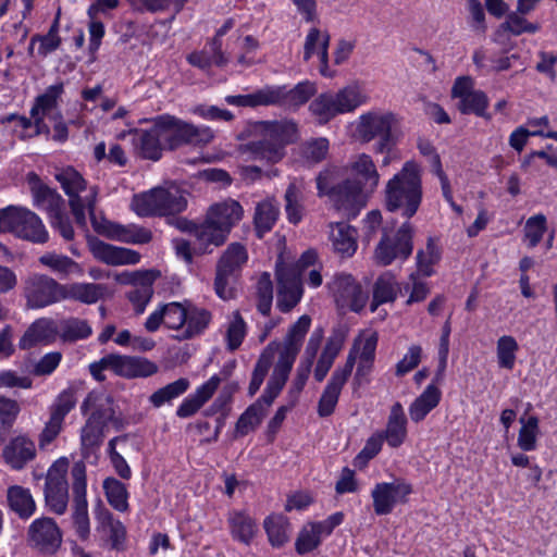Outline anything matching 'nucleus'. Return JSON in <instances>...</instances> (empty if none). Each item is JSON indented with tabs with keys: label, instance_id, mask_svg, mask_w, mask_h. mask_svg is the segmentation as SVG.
<instances>
[{
	"label": "nucleus",
	"instance_id": "obj_5",
	"mask_svg": "<svg viewBox=\"0 0 557 557\" xmlns=\"http://www.w3.org/2000/svg\"><path fill=\"white\" fill-rule=\"evenodd\" d=\"M261 139L247 145L255 159L277 163L285 156V146L298 140L300 134L294 120L262 121L257 125Z\"/></svg>",
	"mask_w": 557,
	"mask_h": 557
},
{
	"label": "nucleus",
	"instance_id": "obj_42",
	"mask_svg": "<svg viewBox=\"0 0 557 557\" xmlns=\"http://www.w3.org/2000/svg\"><path fill=\"white\" fill-rule=\"evenodd\" d=\"M356 230L338 222L331 224L330 239L334 250L343 257H350L357 250Z\"/></svg>",
	"mask_w": 557,
	"mask_h": 557
},
{
	"label": "nucleus",
	"instance_id": "obj_40",
	"mask_svg": "<svg viewBox=\"0 0 557 557\" xmlns=\"http://www.w3.org/2000/svg\"><path fill=\"white\" fill-rule=\"evenodd\" d=\"M30 184L34 206L37 209L47 211L50 216L63 208V198L55 190L42 184L36 175Z\"/></svg>",
	"mask_w": 557,
	"mask_h": 557
},
{
	"label": "nucleus",
	"instance_id": "obj_18",
	"mask_svg": "<svg viewBox=\"0 0 557 557\" xmlns=\"http://www.w3.org/2000/svg\"><path fill=\"white\" fill-rule=\"evenodd\" d=\"M63 84L57 83L49 86L42 95L36 98L35 104L30 110V116L37 128V133L48 134L50 126L46 120L58 119L61 114L59 109V99L63 94Z\"/></svg>",
	"mask_w": 557,
	"mask_h": 557
},
{
	"label": "nucleus",
	"instance_id": "obj_1",
	"mask_svg": "<svg viewBox=\"0 0 557 557\" xmlns=\"http://www.w3.org/2000/svg\"><path fill=\"white\" fill-rule=\"evenodd\" d=\"M211 313L189 302L172 301L159 305L146 319L145 329L156 332L163 324L177 332L178 339H190L200 335L209 326Z\"/></svg>",
	"mask_w": 557,
	"mask_h": 557
},
{
	"label": "nucleus",
	"instance_id": "obj_14",
	"mask_svg": "<svg viewBox=\"0 0 557 557\" xmlns=\"http://www.w3.org/2000/svg\"><path fill=\"white\" fill-rule=\"evenodd\" d=\"M63 284L44 274H33L24 283V297L29 309H41L63 300Z\"/></svg>",
	"mask_w": 557,
	"mask_h": 557
},
{
	"label": "nucleus",
	"instance_id": "obj_58",
	"mask_svg": "<svg viewBox=\"0 0 557 557\" xmlns=\"http://www.w3.org/2000/svg\"><path fill=\"white\" fill-rule=\"evenodd\" d=\"M521 428L518 434V446L524 451H532L536 448L540 434L539 419L535 416L519 419Z\"/></svg>",
	"mask_w": 557,
	"mask_h": 557
},
{
	"label": "nucleus",
	"instance_id": "obj_36",
	"mask_svg": "<svg viewBox=\"0 0 557 557\" xmlns=\"http://www.w3.org/2000/svg\"><path fill=\"white\" fill-rule=\"evenodd\" d=\"M227 236L228 234L214 223L210 222V218L208 216H206V220L195 228L196 245L200 253L212 252L215 247L225 243Z\"/></svg>",
	"mask_w": 557,
	"mask_h": 557
},
{
	"label": "nucleus",
	"instance_id": "obj_28",
	"mask_svg": "<svg viewBox=\"0 0 557 557\" xmlns=\"http://www.w3.org/2000/svg\"><path fill=\"white\" fill-rule=\"evenodd\" d=\"M349 376L350 375L342 369H335L320 396L317 409L319 417L325 418L334 412L342 389L347 383Z\"/></svg>",
	"mask_w": 557,
	"mask_h": 557
},
{
	"label": "nucleus",
	"instance_id": "obj_6",
	"mask_svg": "<svg viewBox=\"0 0 557 557\" xmlns=\"http://www.w3.org/2000/svg\"><path fill=\"white\" fill-rule=\"evenodd\" d=\"M131 208L140 218L175 214L187 208V194L171 183L135 195Z\"/></svg>",
	"mask_w": 557,
	"mask_h": 557
},
{
	"label": "nucleus",
	"instance_id": "obj_49",
	"mask_svg": "<svg viewBox=\"0 0 557 557\" xmlns=\"http://www.w3.org/2000/svg\"><path fill=\"white\" fill-rule=\"evenodd\" d=\"M58 336L63 342H77L88 338L92 334V329L86 320L79 318H69L58 323Z\"/></svg>",
	"mask_w": 557,
	"mask_h": 557
},
{
	"label": "nucleus",
	"instance_id": "obj_26",
	"mask_svg": "<svg viewBox=\"0 0 557 557\" xmlns=\"http://www.w3.org/2000/svg\"><path fill=\"white\" fill-rule=\"evenodd\" d=\"M377 339L379 337L375 331H361L354 339L345 364L338 368L351 375L357 359L374 360Z\"/></svg>",
	"mask_w": 557,
	"mask_h": 557
},
{
	"label": "nucleus",
	"instance_id": "obj_43",
	"mask_svg": "<svg viewBox=\"0 0 557 557\" xmlns=\"http://www.w3.org/2000/svg\"><path fill=\"white\" fill-rule=\"evenodd\" d=\"M248 260L246 248L239 243H232L221 256L216 273L235 276Z\"/></svg>",
	"mask_w": 557,
	"mask_h": 557
},
{
	"label": "nucleus",
	"instance_id": "obj_17",
	"mask_svg": "<svg viewBox=\"0 0 557 557\" xmlns=\"http://www.w3.org/2000/svg\"><path fill=\"white\" fill-rule=\"evenodd\" d=\"M411 493V484L403 479L377 483L371 492L374 511L377 515L389 513L397 504L406 503Z\"/></svg>",
	"mask_w": 557,
	"mask_h": 557
},
{
	"label": "nucleus",
	"instance_id": "obj_56",
	"mask_svg": "<svg viewBox=\"0 0 557 557\" xmlns=\"http://www.w3.org/2000/svg\"><path fill=\"white\" fill-rule=\"evenodd\" d=\"M69 460L59 458L48 469L45 484V492H69L66 473Z\"/></svg>",
	"mask_w": 557,
	"mask_h": 557
},
{
	"label": "nucleus",
	"instance_id": "obj_2",
	"mask_svg": "<svg viewBox=\"0 0 557 557\" xmlns=\"http://www.w3.org/2000/svg\"><path fill=\"white\" fill-rule=\"evenodd\" d=\"M422 202L421 169L414 161H407L385 187V206L391 212L412 218Z\"/></svg>",
	"mask_w": 557,
	"mask_h": 557
},
{
	"label": "nucleus",
	"instance_id": "obj_61",
	"mask_svg": "<svg viewBox=\"0 0 557 557\" xmlns=\"http://www.w3.org/2000/svg\"><path fill=\"white\" fill-rule=\"evenodd\" d=\"M278 211L270 201L264 200L258 203L255 213V224L258 236L261 238L274 225Z\"/></svg>",
	"mask_w": 557,
	"mask_h": 557
},
{
	"label": "nucleus",
	"instance_id": "obj_32",
	"mask_svg": "<svg viewBox=\"0 0 557 557\" xmlns=\"http://www.w3.org/2000/svg\"><path fill=\"white\" fill-rule=\"evenodd\" d=\"M82 412L88 418L108 425L113 420L114 409L112 398L104 392H90L82 405Z\"/></svg>",
	"mask_w": 557,
	"mask_h": 557
},
{
	"label": "nucleus",
	"instance_id": "obj_41",
	"mask_svg": "<svg viewBox=\"0 0 557 557\" xmlns=\"http://www.w3.org/2000/svg\"><path fill=\"white\" fill-rule=\"evenodd\" d=\"M335 524H305L300 530L295 548L300 555L315 549L322 542L323 536H327L332 533Z\"/></svg>",
	"mask_w": 557,
	"mask_h": 557
},
{
	"label": "nucleus",
	"instance_id": "obj_38",
	"mask_svg": "<svg viewBox=\"0 0 557 557\" xmlns=\"http://www.w3.org/2000/svg\"><path fill=\"white\" fill-rule=\"evenodd\" d=\"M348 170L358 176L361 185L373 191L380 182V174L372 158L367 153H359L354 156L349 163Z\"/></svg>",
	"mask_w": 557,
	"mask_h": 557
},
{
	"label": "nucleus",
	"instance_id": "obj_51",
	"mask_svg": "<svg viewBox=\"0 0 557 557\" xmlns=\"http://www.w3.org/2000/svg\"><path fill=\"white\" fill-rule=\"evenodd\" d=\"M189 387V380L186 377H181L152 393L149 396V403L154 408H160L166 404H171L174 399L185 394Z\"/></svg>",
	"mask_w": 557,
	"mask_h": 557
},
{
	"label": "nucleus",
	"instance_id": "obj_21",
	"mask_svg": "<svg viewBox=\"0 0 557 557\" xmlns=\"http://www.w3.org/2000/svg\"><path fill=\"white\" fill-rule=\"evenodd\" d=\"M268 91L273 96L270 102L272 104H281L289 108H298L306 103L315 92V85L309 81L300 82L293 88L287 86H267Z\"/></svg>",
	"mask_w": 557,
	"mask_h": 557
},
{
	"label": "nucleus",
	"instance_id": "obj_24",
	"mask_svg": "<svg viewBox=\"0 0 557 557\" xmlns=\"http://www.w3.org/2000/svg\"><path fill=\"white\" fill-rule=\"evenodd\" d=\"M58 323L50 318L35 320L18 342L21 349H30L37 345H48L58 337Z\"/></svg>",
	"mask_w": 557,
	"mask_h": 557
},
{
	"label": "nucleus",
	"instance_id": "obj_57",
	"mask_svg": "<svg viewBox=\"0 0 557 557\" xmlns=\"http://www.w3.org/2000/svg\"><path fill=\"white\" fill-rule=\"evenodd\" d=\"M225 341L227 349L236 350L243 343L247 334V325L238 311H234L225 325Z\"/></svg>",
	"mask_w": 557,
	"mask_h": 557
},
{
	"label": "nucleus",
	"instance_id": "obj_23",
	"mask_svg": "<svg viewBox=\"0 0 557 557\" xmlns=\"http://www.w3.org/2000/svg\"><path fill=\"white\" fill-rule=\"evenodd\" d=\"M109 362L111 371L124 377H147L158 371L153 362L139 357L110 354Z\"/></svg>",
	"mask_w": 557,
	"mask_h": 557
},
{
	"label": "nucleus",
	"instance_id": "obj_63",
	"mask_svg": "<svg viewBox=\"0 0 557 557\" xmlns=\"http://www.w3.org/2000/svg\"><path fill=\"white\" fill-rule=\"evenodd\" d=\"M106 428V424L96 421L95 418H87V421L81 432V442L83 447L92 448L98 446L102 441Z\"/></svg>",
	"mask_w": 557,
	"mask_h": 557
},
{
	"label": "nucleus",
	"instance_id": "obj_33",
	"mask_svg": "<svg viewBox=\"0 0 557 557\" xmlns=\"http://www.w3.org/2000/svg\"><path fill=\"white\" fill-rule=\"evenodd\" d=\"M30 544L42 554H54L61 545L62 535L58 524H30Z\"/></svg>",
	"mask_w": 557,
	"mask_h": 557
},
{
	"label": "nucleus",
	"instance_id": "obj_64",
	"mask_svg": "<svg viewBox=\"0 0 557 557\" xmlns=\"http://www.w3.org/2000/svg\"><path fill=\"white\" fill-rule=\"evenodd\" d=\"M329 148L330 143L327 138H313L301 145V154L307 161L318 163L325 159Z\"/></svg>",
	"mask_w": 557,
	"mask_h": 557
},
{
	"label": "nucleus",
	"instance_id": "obj_54",
	"mask_svg": "<svg viewBox=\"0 0 557 557\" xmlns=\"http://www.w3.org/2000/svg\"><path fill=\"white\" fill-rule=\"evenodd\" d=\"M102 487L109 504L115 510L124 512L128 509V492L123 482L109 476L104 479Z\"/></svg>",
	"mask_w": 557,
	"mask_h": 557
},
{
	"label": "nucleus",
	"instance_id": "obj_60",
	"mask_svg": "<svg viewBox=\"0 0 557 557\" xmlns=\"http://www.w3.org/2000/svg\"><path fill=\"white\" fill-rule=\"evenodd\" d=\"M302 189L299 184L293 182L285 193V211L290 223L297 224L302 219Z\"/></svg>",
	"mask_w": 557,
	"mask_h": 557
},
{
	"label": "nucleus",
	"instance_id": "obj_62",
	"mask_svg": "<svg viewBox=\"0 0 557 557\" xmlns=\"http://www.w3.org/2000/svg\"><path fill=\"white\" fill-rule=\"evenodd\" d=\"M271 96L273 94L264 87L248 95L226 96L225 101L227 104L236 107L270 106V102L273 101Z\"/></svg>",
	"mask_w": 557,
	"mask_h": 557
},
{
	"label": "nucleus",
	"instance_id": "obj_37",
	"mask_svg": "<svg viewBox=\"0 0 557 557\" xmlns=\"http://www.w3.org/2000/svg\"><path fill=\"white\" fill-rule=\"evenodd\" d=\"M187 61L190 65L207 71L212 65L225 66L228 63V57L222 51V42L212 39L203 50L189 53Z\"/></svg>",
	"mask_w": 557,
	"mask_h": 557
},
{
	"label": "nucleus",
	"instance_id": "obj_35",
	"mask_svg": "<svg viewBox=\"0 0 557 557\" xmlns=\"http://www.w3.org/2000/svg\"><path fill=\"white\" fill-rule=\"evenodd\" d=\"M160 126H162L165 132V145L170 149H175L183 144L191 143L194 124L169 114L160 115Z\"/></svg>",
	"mask_w": 557,
	"mask_h": 557
},
{
	"label": "nucleus",
	"instance_id": "obj_50",
	"mask_svg": "<svg viewBox=\"0 0 557 557\" xmlns=\"http://www.w3.org/2000/svg\"><path fill=\"white\" fill-rule=\"evenodd\" d=\"M441 260V249L437 243L428 238L424 248L419 249L416 257L417 272L423 277H430L435 273L434 267Z\"/></svg>",
	"mask_w": 557,
	"mask_h": 557
},
{
	"label": "nucleus",
	"instance_id": "obj_52",
	"mask_svg": "<svg viewBox=\"0 0 557 557\" xmlns=\"http://www.w3.org/2000/svg\"><path fill=\"white\" fill-rule=\"evenodd\" d=\"M37 47V53L39 57H47L51 52L55 51L61 45V38L59 36V18L57 17L52 25L50 26L49 32L46 35H36L33 36L29 42L28 51L29 54H33L35 46Z\"/></svg>",
	"mask_w": 557,
	"mask_h": 557
},
{
	"label": "nucleus",
	"instance_id": "obj_13",
	"mask_svg": "<svg viewBox=\"0 0 557 557\" xmlns=\"http://www.w3.org/2000/svg\"><path fill=\"white\" fill-rule=\"evenodd\" d=\"M413 226L405 222L396 233L383 232L375 249V259L382 265H388L396 259L406 260L412 252Z\"/></svg>",
	"mask_w": 557,
	"mask_h": 557
},
{
	"label": "nucleus",
	"instance_id": "obj_59",
	"mask_svg": "<svg viewBox=\"0 0 557 557\" xmlns=\"http://www.w3.org/2000/svg\"><path fill=\"white\" fill-rule=\"evenodd\" d=\"M547 231V219L544 214L537 213L530 216L523 228V243L528 248L536 247Z\"/></svg>",
	"mask_w": 557,
	"mask_h": 557
},
{
	"label": "nucleus",
	"instance_id": "obj_12",
	"mask_svg": "<svg viewBox=\"0 0 557 557\" xmlns=\"http://www.w3.org/2000/svg\"><path fill=\"white\" fill-rule=\"evenodd\" d=\"M160 115L152 120L149 128L131 127L115 134L116 139L123 140L132 136V145L138 156L144 159L158 161L162 157L165 145V132L160 126Z\"/></svg>",
	"mask_w": 557,
	"mask_h": 557
},
{
	"label": "nucleus",
	"instance_id": "obj_20",
	"mask_svg": "<svg viewBox=\"0 0 557 557\" xmlns=\"http://www.w3.org/2000/svg\"><path fill=\"white\" fill-rule=\"evenodd\" d=\"M88 246L97 260L110 265L136 264L140 261V255L137 251L116 247L98 238L89 239Z\"/></svg>",
	"mask_w": 557,
	"mask_h": 557
},
{
	"label": "nucleus",
	"instance_id": "obj_4",
	"mask_svg": "<svg viewBox=\"0 0 557 557\" xmlns=\"http://www.w3.org/2000/svg\"><path fill=\"white\" fill-rule=\"evenodd\" d=\"M370 101L364 83L354 81L337 91H325L317 96L309 104V111L323 125L337 115L355 112Z\"/></svg>",
	"mask_w": 557,
	"mask_h": 557
},
{
	"label": "nucleus",
	"instance_id": "obj_10",
	"mask_svg": "<svg viewBox=\"0 0 557 557\" xmlns=\"http://www.w3.org/2000/svg\"><path fill=\"white\" fill-rule=\"evenodd\" d=\"M396 121V115L391 111L369 110L352 123L354 137L361 143H370L379 138L375 151L382 153L391 149L392 128Z\"/></svg>",
	"mask_w": 557,
	"mask_h": 557
},
{
	"label": "nucleus",
	"instance_id": "obj_44",
	"mask_svg": "<svg viewBox=\"0 0 557 557\" xmlns=\"http://www.w3.org/2000/svg\"><path fill=\"white\" fill-rule=\"evenodd\" d=\"M399 290L396 276L387 271L381 274L373 285V298L370 304V310L374 312L380 305L393 302Z\"/></svg>",
	"mask_w": 557,
	"mask_h": 557
},
{
	"label": "nucleus",
	"instance_id": "obj_53",
	"mask_svg": "<svg viewBox=\"0 0 557 557\" xmlns=\"http://www.w3.org/2000/svg\"><path fill=\"white\" fill-rule=\"evenodd\" d=\"M39 262L59 275L81 274V265L65 255L47 252L39 258Z\"/></svg>",
	"mask_w": 557,
	"mask_h": 557
},
{
	"label": "nucleus",
	"instance_id": "obj_34",
	"mask_svg": "<svg viewBox=\"0 0 557 557\" xmlns=\"http://www.w3.org/2000/svg\"><path fill=\"white\" fill-rule=\"evenodd\" d=\"M441 399V388L435 383L429 384L409 405L408 412L410 420L413 423L423 421L426 416L440 405Z\"/></svg>",
	"mask_w": 557,
	"mask_h": 557
},
{
	"label": "nucleus",
	"instance_id": "obj_22",
	"mask_svg": "<svg viewBox=\"0 0 557 557\" xmlns=\"http://www.w3.org/2000/svg\"><path fill=\"white\" fill-rule=\"evenodd\" d=\"M73 492V519L74 522H88V504L86 499L87 478L86 465L79 460L74 462L71 469Z\"/></svg>",
	"mask_w": 557,
	"mask_h": 557
},
{
	"label": "nucleus",
	"instance_id": "obj_29",
	"mask_svg": "<svg viewBox=\"0 0 557 557\" xmlns=\"http://www.w3.org/2000/svg\"><path fill=\"white\" fill-rule=\"evenodd\" d=\"M95 228L110 239L127 244H146L151 239L149 230L135 224L106 222L102 228L99 226Z\"/></svg>",
	"mask_w": 557,
	"mask_h": 557
},
{
	"label": "nucleus",
	"instance_id": "obj_3",
	"mask_svg": "<svg viewBox=\"0 0 557 557\" xmlns=\"http://www.w3.org/2000/svg\"><path fill=\"white\" fill-rule=\"evenodd\" d=\"M338 170L329 168L322 171L317 177L319 196H327L334 209L348 219L356 218L367 205L369 195L372 193L361 185L357 180H345L336 183Z\"/></svg>",
	"mask_w": 557,
	"mask_h": 557
},
{
	"label": "nucleus",
	"instance_id": "obj_47",
	"mask_svg": "<svg viewBox=\"0 0 557 557\" xmlns=\"http://www.w3.org/2000/svg\"><path fill=\"white\" fill-rule=\"evenodd\" d=\"M342 347L343 339L339 336H332L327 339L313 371V376L318 382L325 379Z\"/></svg>",
	"mask_w": 557,
	"mask_h": 557
},
{
	"label": "nucleus",
	"instance_id": "obj_16",
	"mask_svg": "<svg viewBox=\"0 0 557 557\" xmlns=\"http://www.w3.org/2000/svg\"><path fill=\"white\" fill-rule=\"evenodd\" d=\"M451 97L458 99V109L462 114L485 116L488 98L483 90L474 88V81L470 76H459L455 79Z\"/></svg>",
	"mask_w": 557,
	"mask_h": 557
},
{
	"label": "nucleus",
	"instance_id": "obj_15",
	"mask_svg": "<svg viewBox=\"0 0 557 557\" xmlns=\"http://www.w3.org/2000/svg\"><path fill=\"white\" fill-rule=\"evenodd\" d=\"M329 288L334 296L338 308L354 312L361 311L368 299V293L364 292L359 283L346 273L335 274L329 283Z\"/></svg>",
	"mask_w": 557,
	"mask_h": 557
},
{
	"label": "nucleus",
	"instance_id": "obj_27",
	"mask_svg": "<svg viewBox=\"0 0 557 557\" xmlns=\"http://www.w3.org/2000/svg\"><path fill=\"white\" fill-rule=\"evenodd\" d=\"M2 456L10 468L22 470L36 457L35 443L26 436H16L5 445Z\"/></svg>",
	"mask_w": 557,
	"mask_h": 557
},
{
	"label": "nucleus",
	"instance_id": "obj_45",
	"mask_svg": "<svg viewBox=\"0 0 557 557\" xmlns=\"http://www.w3.org/2000/svg\"><path fill=\"white\" fill-rule=\"evenodd\" d=\"M8 502L11 510L23 520L30 518L36 508L29 490L18 485L9 487Z\"/></svg>",
	"mask_w": 557,
	"mask_h": 557
},
{
	"label": "nucleus",
	"instance_id": "obj_7",
	"mask_svg": "<svg viewBox=\"0 0 557 557\" xmlns=\"http://www.w3.org/2000/svg\"><path fill=\"white\" fill-rule=\"evenodd\" d=\"M310 326L311 318L308 314L299 317L298 320L288 327L283 339L269 343L260 356L265 358L271 366L273 357L276 354L277 360L274 364V369L290 373Z\"/></svg>",
	"mask_w": 557,
	"mask_h": 557
},
{
	"label": "nucleus",
	"instance_id": "obj_31",
	"mask_svg": "<svg viewBox=\"0 0 557 557\" xmlns=\"http://www.w3.org/2000/svg\"><path fill=\"white\" fill-rule=\"evenodd\" d=\"M210 222L230 234L232 227L243 218V208L236 200L227 199L210 207L207 212Z\"/></svg>",
	"mask_w": 557,
	"mask_h": 557
},
{
	"label": "nucleus",
	"instance_id": "obj_8",
	"mask_svg": "<svg viewBox=\"0 0 557 557\" xmlns=\"http://www.w3.org/2000/svg\"><path fill=\"white\" fill-rule=\"evenodd\" d=\"M57 181L69 197L71 210L79 225L86 224V212L94 214L98 197L97 186H87L83 175L72 166L61 169Z\"/></svg>",
	"mask_w": 557,
	"mask_h": 557
},
{
	"label": "nucleus",
	"instance_id": "obj_25",
	"mask_svg": "<svg viewBox=\"0 0 557 557\" xmlns=\"http://www.w3.org/2000/svg\"><path fill=\"white\" fill-rule=\"evenodd\" d=\"M221 377L218 374L212 375L208 381L198 386L196 391L189 394L176 409V416L180 418H189L194 416L215 393L221 384Z\"/></svg>",
	"mask_w": 557,
	"mask_h": 557
},
{
	"label": "nucleus",
	"instance_id": "obj_30",
	"mask_svg": "<svg viewBox=\"0 0 557 557\" xmlns=\"http://www.w3.org/2000/svg\"><path fill=\"white\" fill-rule=\"evenodd\" d=\"M407 425L408 420L403 405L399 401L394 403L389 410L386 428L381 432L389 447L397 448L404 444L408 434Z\"/></svg>",
	"mask_w": 557,
	"mask_h": 557
},
{
	"label": "nucleus",
	"instance_id": "obj_55",
	"mask_svg": "<svg viewBox=\"0 0 557 557\" xmlns=\"http://www.w3.org/2000/svg\"><path fill=\"white\" fill-rule=\"evenodd\" d=\"M265 416V409L261 401L250 405L238 418L235 425V436H245L252 432Z\"/></svg>",
	"mask_w": 557,
	"mask_h": 557
},
{
	"label": "nucleus",
	"instance_id": "obj_39",
	"mask_svg": "<svg viewBox=\"0 0 557 557\" xmlns=\"http://www.w3.org/2000/svg\"><path fill=\"white\" fill-rule=\"evenodd\" d=\"M63 300H76L83 304L91 305L102 299L107 293V287L95 283H72L63 284Z\"/></svg>",
	"mask_w": 557,
	"mask_h": 557
},
{
	"label": "nucleus",
	"instance_id": "obj_19",
	"mask_svg": "<svg viewBox=\"0 0 557 557\" xmlns=\"http://www.w3.org/2000/svg\"><path fill=\"white\" fill-rule=\"evenodd\" d=\"M330 35L326 30L317 27L309 29L304 45V59L308 61L317 55L320 61L319 72L324 77H333L334 71L329 67Z\"/></svg>",
	"mask_w": 557,
	"mask_h": 557
},
{
	"label": "nucleus",
	"instance_id": "obj_48",
	"mask_svg": "<svg viewBox=\"0 0 557 557\" xmlns=\"http://www.w3.org/2000/svg\"><path fill=\"white\" fill-rule=\"evenodd\" d=\"M342 347L343 339L339 336H332L327 339L313 371V376L318 382L325 379Z\"/></svg>",
	"mask_w": 557,
	"mask_h": 557
},
{
	"label": "nucleus",
	"instance_id": "obj_9",
	"mask_svg": "<svg viewBox=\"0 0 557 557\" xmlns=\"http://www.w3.org/2000/svg\"><path fill=\"white\" fill-rule=\"evenodd\" d=\"M317 259L314 250L305 251L296 265L287 268L283 263L282 256L276 261L277 280V307L281 311L287 312L294 308L302 297V284L300 275L305 274L307 268Z\"/></svg>",
	"mask_w": 557,
	"mask_h": 557
},
{
	"label": "nucleus",
	"instance_id": "obj_46",
	"mask_svg": "<svg viewBox=\"0 0 557 557\" xmlns=\"http://www.w3.org/2000/svg\"><path fill=\"white\" fill-rule=\"evenodd\" d=\"M520 350L518 341L512 335H502L496 341L495 354L499 369L511 371Z\"/></svg>",
	"mask_w": 557,
	"mask_h": 557
},
{
	"label": "nucleus",
	"instance_id": "obj_11",
	"mask_svg": "<svg viewBox=\"0 0 557 557\" xmlns=\"http://www.w3.org/2000/svg\"><path fill=\"white\" fill-rule=\"evenodd\" d=\"M0 232H10L15 236L35 244H44L49 234L40 218L27 208L9 206L0 210Z\"/></svg>",
	"mask_w": 557,
	"mask_h": 557
}]
</instances>
